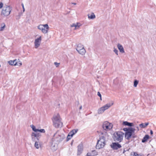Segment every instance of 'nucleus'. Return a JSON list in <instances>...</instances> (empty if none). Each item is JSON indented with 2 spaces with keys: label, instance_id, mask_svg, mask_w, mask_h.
Segmentation results:
<instances>
[{
  "label": "nucleus",
  "instance_id": "1",
  "mask_svg": "<svg viewBox=\"0 0 156 156\" xmlns=\"http://www.w3.org/2000/svg\"><path fill=\"white\" fill-rule=\"evenodd\" d=\"M124 134L122 132L118 131L114 132L113 136V138L115 141H118L119 142L123 140V135Z\"/></svg>",
  "mask_w": 156,
  "mask_h": 156
},
{
  "label": "nucleus",
  "instance_id": "2",
  "mask_svg": "<svg viewBox=\"0 0 156 156\" xmlns=\"http://www.w3.org/2000/svg\"><path fill=\"white\" fill-rule=\"evenodd\" d=\"M53 126L56 128L61 127L62 126V123L61 122L59 115L54 116L53 120Z\"/></svg>",
  "mask_w": 156,
  "mask_h": 156
},
{
  "label": "nucleus",
  "instance_id": "3",
  "mask_svg": "<svg viewBox=\"0 0 156 156\" xmlns=\"http://www.w3.org/2000/svg\"><path fill=\"white\" fill-rule=\"evenodd\" d=\"M56 133L54 135L55 138H53L52 139H54L55 143H56V144H58L64 139L65 136L64 134L63 133L58 135H56Z\"/></svg>",
  "mask_w": 156,
  "mask_h": 156
},
{
  "label": "nucleus",
  "instance_id": "4",
  "mask_svg": "<svg viewBox=\"0 0 156 156\" xmlns=\"http://www.w3.org/2000/svg\"><path fill=\"white\" fill-rule=\"evenodd\" d=\"M12 10V8L9 6L7 5L3 8L1 13V15L5 16H8Z\"/></svg>",
  "mask_w": 156,
  "mask_h": 156
},
{
  "label": "nucleus",
  "instance_id": "5",
  "mask_svg": "<svg viewBox=\"0 0 156 156\" xmlns=\"http://www.w3.org/2000/svg\"><path fill=\"white\" fill-rule=\"evenodd\" d=\"M37 28L38 29L41 30L44 34H46L48 32L49 27L47 24L44 25L40 24L39 25Z\"/></svg>",
  "mask_w": 156,
  "mask_h": 156
},
{
  "label": "nucleus",
  "instance_id": "6",
  "mask_svg": "<svg viewBox=\"0 0 156 156\" xmlns=\"http://www.w3.org/2000/svg\"><path fill=\"white\" fill-rule=\"evenodd\" d=\"M123 130L126 132L125 133V138L127 140H129L132 136L129 127L124 128L123 129Z\"/></svg>",
  "mask_w": 156,
  "mask_h": 156
},
{
  "label": "nucleus",
  "instance_id": "7",
  "mask_svg": "<svg viewBox=\"0 0 156 156\" xmlns=\"http://www.w3.org/2000/svg\"><path fill=\"white\" fill-rule=\"evenodd\" d=\"M110 104H107L105 105L100 108L98 110V113L99 114H102L104 112L105 110L108 109L111 106Z\"/></svg>",
  "mask_w": 156,
  "mask_h": 156
},
{
  "label": "nucleus",
  "instance_id": "8",
  "mask_svg": "<svg viewBox=\"0 0 156 156\" xmlns=\"http://www.w3.org/2000/svg\"><path fill=\"white\" fill-rule=\"evenodd\" d=\"M102 127L104 130H110L112 128L111 124L107 121L103 123Z\"/></svg>",
  "mask_w": 156,
  "mask_h": 156
},
{
  "label": "nucleus",
  "instance_id": "9",
  "mask_svg": "<svg viewBox=\"0 0 156 156\" xmlns=\"http://www.w3.org/2000/svg\"><path fill=\"white\" fill-rule=\"evenodd\" d=\"M111 147L113 150H117L122 147V146L118 142H113L110 145Z\"/></svg>",
  "mask_w": 156,
  "mask_h": 156
},
{
  "label": "nucleus",
  "instance_id": "10",
  "mask_svg": "<svg viewBox=\"0 0 156 156\" xmlns=\"http://www.w3.org/2000/svg\"><path fill=\"white\" fill-rule=\"evenodd\" d=\"M41 40V36L35 39L34 42L35 48H37L40 46Z\"/></svg>",
  "mask_w": 156,
  "mask_h": 156
},
{
  "label": "nucleus",
  "instance_id": "11",
  "mask_svg": "<svg viewBox=\"0 0 156 156\" xmlns=\"http://www.w3.org/2000/svg\"><path fill=\"white\" fill-rule=\"evenodd\" d=\"M49 145L50 147H51V149L54 151H55L57 149L56 145L58 144H56V143H55V141L54 140V139H52L51 141H50L49 144Z\"/></svg>",
  "mask_w": 156,
  "mask_h": 156
},
{
  "label": "nucleus",
  "instance_id": "12",
  "mask_svg": "<svg viewBox=\"0 0 156 156\" xmlns=\"http://www.w3.org/2000/svg\"><path fill=\"white\" fill-rule=\"evenodd\" d=\"M105 145V143L98 141L96 146V148L98 149L103 148L104 147Z\"/></svg>",
  "mask_w": 156,
  "mask_h": 156
},
{
  "label": "nucleus",
  "instance_id": "13",
  "mask_svg": "<svg viewBox=\"0 0 156 156\" xmlns=\"http://www.w3.org/2000/svg\"><path fill=\"white\" fill-rule=\"evenodd\" d=\"M77 155H80L82 152L83 149V145L81 144H80L77 146Z\"/></svg>",
  "mask_w": 156,
  "mask_h": 156
},
{
  "label": "nucleus",
  "instance_id": "14",
  "mask_svg": "<svg viewBox=\"0 0 156 156\" xmlns=\"http://www.w3.org/2000/svg\"><path fill=\"white\" fill-rule=\"evenodd\" d=\"M122 125L126 126H128L129 127L134 126V124L132 122H129L127 121H123L122 122Z\"/></svg>",
  "mask_w": 156,
  "mask_h": 156
},
{
  "label": "nucleus",
  "instance_id": "15",
  "mask_svg": "<svg viewBox=\"0 0 156 156\" xmlns=\"http://www.w3.org/2000/svg\"><path fill=\"white\" fill-rule=\"evenodd\" d=\"M117 46L120 52L122 53H124L125 52L124 48L122 45L120 44H117Z\"/></svg>",
  "mask_w": 156,
  "mask_h": 156
},
{
  "label": "nucleus",
  "instance_id": "16",
  "mask_svg": "<svg viewBox=\"0 0 156 156\" xmlns=\"http://www.w3.org/2000/svg\"><path fill=\"white\" fill-rule=\"evenodd\" d=\"M9 64L11 65H14V66H16V65H19L16 59L15 60H14L13 61L10 60L8 62Z\"/></svg>",
  "mask_w": 156,
  "mask_h": 156
},
{
  "label": "nucleus",
  "instance_id": "17",
  "mask_svg": "<svg viewBox=\"0 0 156 156\" xmlns=\"http://www.w3.org/2000/svg\"><path fill=\"white\" fill-rule=\"evenodd\" d=\"M149 138V136L148 135H145L142 139V142L145 143L147 141V140Z\"/></svg>",
  "mask_w": 156,
  "mask_h": 156
},
{
  "label": "nucleus",
  "instance_id": "18",
  "mask_svg": "<svg viewBox=\"0 0 156 156\" xmlns=\"http://www.w3.org/2000/svg\"><path fill=\"white\" fill-rule=\"evenodd\" d=\"M77 51L79 54L82 55H84L86 52V50L84 48L80 49V50H79Z\"/></svg>",
  "mask_w": 156,
  "mask_h": 156
},
{
  "label": "nucleus",
  "instance_id": "19",
  "mask_svg": "<svg viewBox=\"0 0 156 156\" xmlns=\"http://www.w3.org/2000/svg\"><path fill=\"white\" fill-rule=\"evenodd\" d=\"M88 18L90 19H93L95 18V16L93 12H92L91 14H88Z\"/></svg>",
  "mask_w": 156,
  "mask_h": 156
},
{
  "label": "nucleus",
  "instance_id": "20",
  "mask_svg": "<svg viewBox=\"0 0 156 156\" xmlns=\"http://www.w3.org/2000/svg\"><path fill=\"white\" fill-rule=\"evenodd\" d=\"M105 137L104 136H101L99 138V139L98 140V141L101 142L103 143H105Z\"/></svg>",
  "mask_w": 156,
  "mask_h": 156
},
{
  "label": "nucleus",
  "instance_id": "21",
  "mask_svg": "<svg viewBox=\"0 0 156 156\" xmlns=\"http://www.w3.org/2000/svg\"><path fill=\"white\" fill-rule=\"evenodd\" d=\"M83 48H84L83 45L80 44H79L77 45V48H76V49L77 51H78L79 50H80V49H83Z\"/></svg>",
  "mask_w": 156,
  "mask_h": 156
},
{
  "label": "nucleus",
  "instance_id": "22",
  "mask_svg": "<svg viewBox=\"0 0 156 156\" xmlns=\"http://www.w3.org/2000/svg\"><path fill=\"white\" fill-rule=\"evenodd\" d=\"M149 124V123L146 122L145 123H142L140 124H139V126L141 128H145Z\"/></svg>",
  "mask_w": 156,
  "mask_h": 156
},
{
  "label": "nucleus",
  "instance_id": "23",
  "mask_svg": "<svg viewBox=\"0 0 156 156\" xmlns=\"http://www.w3.org/2000/svg\"><path fill=\"white\" fill-rule=\"evenodd\" d=\"M38 142L36 141L34 144V146L37 149H39L40 147V145L38 144Z\"/></svg>",
  "mask_w": 156,
  "mask_h": 156
},
{
  "label": "nucleus",
  "instance_id": "24",
  "mask_svg": "<svg viewBox=\"0 0 156 156\" xmlns=\"http://www.w3.org/2000/svg\"><path fill=\"white\" fill-rule=\"evenodd\" d=\"M30 126L31 128L32 129V130L35 132H37V131L38 130V129H37L35 127L34 125H30Z\"/></svg>",
  "mask_w": 156,
  "mask_h": 156
},
{
  "label": "nucleus",
  "instance_id": "25",
  "mask_svg": "<svg viewBox=\"0 0 156 156\" xmlns=\"http://www.w3.org/2000/svg\"><path fill=\"white\" fill-rule=\"evenodd\" d=\"M130 130L131 131V135H132L133 134H134L135 131L136 130L133 127H129Z\"/></svg>",
  "mask_w": 156,
  "mask_h": 156
},
{
  "label": "nucleus",
  "instance_id": "26",
  "mask_svg": "<svg viewBox=\"0 0 156 156\" xmlns=\"http://www.w3.org/2000/svg\"><path fill=\"white\" fill-rule=\"evenodd\" d=\"M1 27L0 28V31H2L4 29L5 27V24L4 23H3L1 24Z\"/></svg>",
  "mask_w": 156,
  "mask_h": 156
},
{
  "label": "nucleus",
  "instance_id": "27",
  "mask_svg": "<svg viewBox=\"0 0 156 156\" xmlns=\"http://www.w3.org/2000/svg\"><path fill=\"white\" fill-rule=\"evenodd\" d=\"M138 83H139L138 80H134V85H133L134 87H136L137 86V84H138Z\"/></svg>",
  "mask_w": 156,
  "mask_h": 156
},
{
  "label": "nucleus",
  "instance_id": "28",
  "mask_svg": "<svg viewBox=\"0 0 156 156\" xmlns=\"http://www.w3.org/2000/svg\"><path fill=\"white\" fill-rule=\"evenodd\" d=\"M77 23L78 24V23ZM71 27H75L76 28V27L79 28L80 27V26H78L77 24H76L75 23H73L71 25Z\"/></svg>",
  "mask_w": 156,
  "mask_h": 156
},
{
  "label": "nucleus",
  "instance_id": "29",
  "mask_svg": "<svg viewBox=\"0 0 156 156\" xmlns=\"http://www.w3.org/2000/svg\"><path fill=\"white\" fill-rule=\"evenodd\" d=\"M31 137H37V132H36V133L32 132L31 134Z\"/></svg>",
  "mask_w": 156,
  "mask_h": 156
},
{
  "label": "nucleus",
  "instance_id": "30",
  "mask_svg": "<svg viewBox=\"0 0 156 156\" xmlns=\"http://www.w3.org/2000/svg\"><path fill=\"white\" fill-rule=\"evenodd\" d=\"M113 51L117 55H118V50L116 48H114Z\"/></svg>",
  "mask_w": 156,
  "mask_h": 156
},
{
  "label": "nucleus",
  "instance_id": "31",
  "mask_svg": "<svg viewBox=\"0 0 156 156\" xmlns=\"http://www.w3.org/2000/svg\"><path fill=\"white\" fill-rule=\"evenodd\" d=\"M91 154H95V156H96L98 154V152H97L95 150H92L91 151Z\"/></svg>",
  "mask_w": 156,
  "mask_h": 156
},
{
  "label": "nucleus",
  "instance_id": "32",
  "mask_svg": "<svg viewBox=\"0 0 156 156\" xmlns=\"http://www.w3.org/2000/svg\"><path fill=\"white\" fill-rule=\"evenodd\" d=\"M74 135V133H72L71 131L68 135H69V136H70V137H72Z\"/></svg>",
  "mask_w": 156,
  "mask_h": 156
},
{
  "label": "nucleus",
  "instance_id": "33",
  "mask_svg": "<svg viewBox=\"0 0 156 156\" xmlns=\"http://www.w3.org/2000/svg\"><path fill=\"white\" fill-rule=\"evenodd\" d=\"M37 132H40L41 133H44L45 132V130L44 129H38V130L37 131Z\"/></svg>",
  "mask_w": 156,
  "mask_h": 156
},
{
  "label": "nucleus",
  "instance_id": "34",
  "mask_svg": "<svg viewBox=\"0 0 156 156\" xmlns=\"http://www.w3.org/2000/svg\"><path fill=\"white\" fill-rule=\"evenodd\" d=\"M77 131H78L77 129H74L72 130L71 131L72 132V133H74V134H75V133H77Z\"/></svg>",
  "mask_w": 156,
  "mask_h": 156
},
{
  "label": "nucleus",
  "instance_id": "35",
  "mask_svg": "<svg viewBox=\"0 0 156 156\" xmlns=\"http://www.w3.org/2000/svg\"><path fill=\"white\" fill-rule=\"evenodd\" d=\"M98 95L100 97V99L101 101L102 100V98H101V95L100 93L99 92H98Z\"/></svg>",
  "mask_w": 156,
  "mask_h": 156
},
{
  "label": "nucleus",
  "instance_id": "36",
  "mask_svg": "<svg viewBox=\"0 0 156 156\" xmlns=\"http://www.w3.org/2000/svg\"><path fill=\"white\" fill-rule=\"evenodd\" d=\"M87 155L88 156H95V154H92L91 153H88Z\"/></svg>",
  "mask_w": 156,
  "mask_h": 156
},
{
  "label": "nucleus",
  "instance_id": "37",
  "mask_svg": "<svg viewBox=\"0 0 156 156\" xmlns=\"http://www.w3.org/2000/svg\"><path fill=\"white\" fill-rule=\"evenodd\" d=\"M31 138H32V140L33 141L35 142L36 141H37L36 140V137H31Z\"/></svg>",
  "mask_w": 156,
  "mask_h": 156
},
{
  "label": "nucleus",
  "instance_id": "38",
  "mask_svg": "<svg viewBox=\"0 0 156 156\" xmlns=\"http://www.w3.org/2000/svg\"><path fill=\"white\" fill-rule=\"evenodd\" d=\"M72 137H70V136H69V135H68L67 139H66V141H68L69 140H70Z\"/></svg>",
  "mask_w": 156,
  "mask_h": 156
},
{
  "label": "nucleus",
  "instance_id": "39",
  "mask_svg": "<svg viewBox=\"0 0 156 156\" xmlns=\"http://www.w3.org/2000/svg\"><path fill=\"white\" fill-rule=\"evenodd\" d=\"M133 156H140V154H138L136 152H134Z\"/></svg>",
  "mask_w": 156,
  "mask_h": 156
},
{
  "label": "nucleus",
  "instance_id": "40",
  "mask_svg": "<svg viewBox=\"0 0 156 156\" xmlns=\"http://www.w3.org/2000/svg\"><path fill=\"white\" fill-rule=\"evenodd\" d=\"M3 4L2 2H0V9H1L3 7Z\"/></svg>",
  "mask_w": 156,
  "mask_h": 156
},
{
  "label": "nucleus",
  "instance_id": "41",
  "mask_svg": "<svg viewBox=\"0 0 156 156\" xmlns=\"http://www.w3.org/2000/svg\"><path fill=\"white\" fill-rule=\"evenodd\" d=\"M137 136L136 135H135V134H133L132 135V136L131 137L133 138H135Z\"/></svg>",
  "mask_w": 156,
  "mask_h": 156
},
{
  "label": "nucleus",
  "instance_id": "42",
  "mask_svg": "<svg viewBox=\"0 0 156 156\" xmlns=\"http://www.w3.org/2000/svg\"><path fill=\"white\" fill-rule=\"evenodd\" d=\"M22 15V13L20 12L19 13L18 16H19V18Z\"/></svg>",
  "mask_w": 156,
  "mask_h": 156
},
{
  "label": "nucleus",
  "instance_id": "43",
  "mask_svg": "<svg viewBox=\"0 0 156 156\" xmlns=\"http://www.w3.org/2000/svg\"><path fill=\"white\" fill-rule=\"evenodd\" d=\"M22 7H23V12H24L25 11V9H24V5H23V3H22Z\"/></svg>",
  "mask_w": 156,
  "mask_h": 156
},
{
  "label": "nucleus",
  "instance_id": "44",
  "mask_svg": "<svg viewBox=\"0 0 156 156\" xmlns=\"http://www.w3.org/2000/svg\"><path fill=\"white\" fill-rule=\"evenodd\" d=\"M36 140H37V142H38L40 137H39V136H37V137H36Z\"/></svg>",
  "mask_w": 156,
  "mask_h": 156
},
{
  "label": "nucleus",
  "instance_id": "45",
  "mask_svg": "<svg viewBox=\"0 0 156 156\" xmlns=\"http://www.w3.org/2000/svg\"><path fill=\"white\" fill-rule=\"evenodd\" d=\"M150 133L151 135H152L153 134V131L151 130H150Z\"/></svg>",
  "mask_w": 156,
  "mask_h": 156
},
{
  "label": "nucleus",
  "instance_id": "46",
  "mask_svg": "<svg viewBox=\"0 0 156 156\" xmlns=\"http://www.w3.org/2000/svg\"><path fill=\"white\" fill-rule=\"evenodd\" d=\"M40 136H41L40 134L39 133H37V136H39V137H40Z\"/></svg>",
  "mask_w": 156,
  "mask_h": 156
},
{
  "label": "nucleus",
  "instance_id": "47",
  "mask_svg": "<svg viewBox=\"0 0 156 156\" xmlns=\"http://www.w3.org/2000/svg\"><path fill=\"white\" fill-rule=\"evenodd\" d=\"M82 106H80V108H79V109L80 110H81L82 109Z\"/></svg>",
  "mask_w": 156,
  "mask_h": 156
},
{
  "label": "nucleus",
  "instance_id": "48",
  "mask_svg": "<svg viewBox=\"0 0 156 156\" xmlns=\"http://www.w3.org/2000/svg\"><path fill=\"white\" fill-rule=\"evenodd\" d=\"M136 129H137V131H138L139 130V129L138 127V126H137V127H136Z\"/></svg>",
  "mask_w": 156,
  "mask_h": 156
},
{
  "label": "nucleus",
  "instance_id": "49",
  "mask_svg": "<svg viewBox=\"0 0 156 156\" xmlns=\"http://www.w3.org/2000/svg\"><path fill=\"white\" fill-rule=\"evenodd\" d=\"M73 140H72V141H71V145H72L73 144Z\"/></svg>",
  "mask_w": 156,
  "mask_h": 156
},
{
  "label": "nucleus",
  "instance_id": "50",
  "mask_svg": "<svg viewBox=\"0 0 156 156\" xmlns=\"http://www.w3.org/2000/svg\"><path fill=\"white\" fill-rule=\"evenodd\" d=\"M72 4H73V5H76V3H72Z\"/></svg>",
  "mask_w": 156,
  "mask_h": 156
},
{
  "label": "nucleus",
  "instance_id": "51",
  "mask_svg": "<svg viewBox=\"0 0 156 156\" xmlns=\"http://www.w3.org/2000/svg\"><path fill=\"white\" fill-rule=\"evenodd\" d=\"M54 64H55V65H56L57 64H58V63L57 62H55L54 63ZM58 64H59V63H58Z\"/></svg>",
  "mask_w": 156,
  "mask_h": 156
},
{
  "label": "nucleus",
  "instance_id": "52",
  "mask_svg": "<svg viewBox=\"0 0 156 156\" xmlns=\"http://www.w3.org/2000/svg\"><path fill=\"white\" fill-rule=\"evenodd\" d=\"M20 64V65L21 66L22 65V63L21 62L19 63Z\"/></svg>",
  "mask_w": 156,
  "mask_h": 156
},
{
  "label": "nucleus",
  "instance_id": "53",
  "mask_svg": "<svg viewBox=\"0 0 156 156\" xmlns=\"http://www.w3.org/2000/svg\"><path fill=\"white\" fill-rule=\"evenodd\" d=\"M125 151L124 150V151H123V153H125Z\"/></svg>",
  "mask_w": 156,
  "mask_h": 156
}]
</instances>
